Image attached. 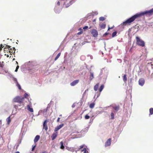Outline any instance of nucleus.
<instances>
[{
	"mask_svg": "<svg viewBox=\"0 0 153 153\" xmlns=\"http://www.w3.org/2000/svg\"><path fill=\"white\" fill-rule=\"evenodd\" d=\"M153 14V10H149L148 11H145L144 12L137 13L130 18L126 20L125 21L123 22L120 25L122 26H126L127 25L133 22L136 19L142 16L146 15V16H150L152 15Z\"/></svg>",
	"mask_w": 153,
	"mask_h": 153,
	"instance_id": "obj_1",
	"label": "nucleus"
},
{
	"mask_svg": "<svg viewBox=\"0 0 153 153\" xmlns=\"http://www.w3.org/2000/svg\"><path fill=\"white\" fill-rule=\"evenodd\" d=\"M136 40L137 41V45L142 47L144 46L145 43L144 42L140 39L139 37L137 36L136 37Z\"/></svg>",
	"mask_w": 153,
	"mask_h": 153,
	"instance_id": "obj_2",
	"label": "nucleus"
},
{
	"mask_svg": "<svg viewBox=\"0 0 153 153\" xmlns=\"http://www.w3.org/2000/svg\"><path fill=\"white\" fill-rule=\"evenodd\" d=\"M23 99L22 97L17 96L13 99V101L15 102L21 103L23 101Z\"/></svg>",
	"mask_w": 153,
	"mask_h": 153,
	"instance_id": "obj_3",
	"label": "nucleus"
},
{
	"mask_svg": "<svg viewBox=\"0 0 153 153\" xmlns=\"http://www.w3.org/2000/svg\"><path fill=\"white\" fill-rule=\"evenodd\" d=\"M91 33L93 35V36L94 37H96L98 35V33L97 31L94 29H92L91 31Z\"/></svg>",
	"mask_w": 153,
	"mask_h": 153,
	"instance_id": "obj_4",
	"label": "nucleus"
},
{
	"mask_svg": "<svg viewBox=\"0 0 153 153\" xmlns=\"http://www.w3.org/2000/svg\"><path fill=\"white\" fill-rule=\"evenodd\" d=\"M27 109L30 112H33V110L32 108V104L30 102L27 105Z\"/></svg>",
	"mask_w": 153,
	"mask_h": 153,
	"instance_id": "obj_5",
	"label": "nucleus"
},
{
	"mask_svg": "<svg viewBox=\"0 0 153 153\" xmlns=\"http://www.w3.org/2000/svg\"><path fill=\"white\" fill-rule=\"evenodd\" d=\"M48 122V120H46L44 121L43 123V128L45 129L46 131L48 130V126L47 123Z\"/></svg>",
	"mask_w": 153,
	"mask_h": 153,
	"instance_id": "obj_6",
	"label": "nucleus"
},
{
	"mask_svg": "<svg viewBox=\"0 0 153 153\" xmlns=\"http://www.w3.org/2000/svg\"><path fill=\"white\" fill-rule=\"evenodd\" d=\"M145 83V80L144 79L141 78L138 81L139 85L141 86L143 85Z\"/></svg>",
	"mask_w": 153,
	"mask_h": 153,
	"instance_id": "obj_7",
	"label": "nucleus"
},
{
	"mask_svg": "<svg viewBox=\"0 0 153 153\" xmlns=\"http://www.w3.org/2000/svg\"><path fill=\"white\" fill-rule=\"evenodd\" d=\"M111 138H109L107 140L105 144V147H107L111 145Z\"/></svg>",
	"mask_w": 153,
	"mask_h": 153,
	"instance_id": "obj_8",
	"label": "nucleus"
},
{
	"mask_svg": "<svg viewBox=\"0 0 153 153\" xmlns=\"http://www.w3.org/2000/svg\"><path fill=\"white\" fill-rule=\"evenodd\" d=\"M64 126L63 124H61L57 126L56 127H55L54 130V131L55 132H56L58 130H59V129L61 128Z\"/></svg>",
	"mask_w": 153,
	"mask_h": 153,
	"instance_id": "obj_9",
	"label": "nucleus"
},
{
	"mask_svg": "<svg viewBox=\"0 0 153 153\" xmlns=\"http://www.w3.org/2000/svg\"><path fill=\"white\" fill-rule=\"evenodd\" d=\"M79 82V80L78 79H76L70 83V85L71 86H74L77 84Z\"/></svg>",
	"mask_w": 153,
	"mask_h": 153,
	"instance_id": "obj_10",
	"label": "nucleus"
},
{
	"mask_svg": "<svg viewBox=\"0 0 153 153\" xmlns=\"http://www.w3.org/2000/svg\"><path fill=\"white\" fill-rule=\"evenodd\" d=\"M90 73V76H89V79L91 80L93 79L94 78V73L93 72L91 71H89Z\"/></svg>",
	"mask_w": 153,
	"mask_h": 153,
	"instance_id": "obj_11",
	"label": "nucleus"
},
{
	"mask_svg": "<svg viewBox=\"0 0 153 153\" xmlns=\"http://www.w3.org/2000/svg\"><path fill=\"white\" fill-rule=\"evenodd\" d=\"M57 136V132L54 133L51 136V137L52 140H54Z\"/></svg>",
	"mask_w": 153,
	"mask_h": 153,
	"instance_id": "obj_12",
	"label": "nucleus"
},
{
	"mask_svg": "<svg viewBox=\"0 0 153 153\" xmlns=\"http://www.w3.org/2000/svg\"><path fill=\"white\" fill-rule=\"evenodd\" d=\"M39 138H40V136L39 135H36L35 137L34 138V142L35 143L37 142L39 140Z\"/></svg>",
	"mask_w": 153,
	"mask_h": 153,
	"instance_id": "obj_13",
	"label": "nucleus"
},
{
	"mask_svg": "<svg viewBox=\"0 0 153 153\" xmlns=\"http://www.w3.org/2000/svg\"><path fill=\"white\" fill-rule=\"evenodd\" d=\"M6 120L7 122V124L9 125L11 122L10 117L9 116L8 117H7V118Z\"/></svg>",
	"mask_w": 153,
	"mask_h": 153,
	"instance_id": "obj_14",
	"label": "nucleus"
},
{
	"mask_svg": "<svg viewBox=\"0 0 153 153\" xmlns=\"http://www.w3.org/2000/svg\"><path fill=\"white\" fill-rule=\"evenodd\" d=\"M99 86V84L98 83L96 84L94 87V90L95 91H97L98 90V88Z\"/></svg>",
	"mask_w": 153,
	"mask_h": 153,
	"instance_id": "obj_15",
	"label": "nucleus"
},
{
	"mask_svg": "<svg viewBox=\"0 0 153 153\" xmlns=\"http://www.w3.org/2000/svg\"><path fill=\"white\" fill-rule=\"evenodd\" d=\"M100 26L101 28L104 29L106 27V24L105 23H103L102 24H100Z\"/></svg>",
	"mask_w": 153,
	"mask_h": 153,
	"instance_id": "obj_16",
	"label": "nucleus"
},
{
	"mask_svg": "<svg viewBox=\"0 0 153 153\" xmlns=\"http://www.w3.org/2000/svg\"><path fill=\"white\" fill-rule=\"evenodd\" d=\"M123 80L124 82H126L127 80V78L126 77V75L125 74L124 75L123 77Z\"/></svg>",
	"mask_w": 153,
	"mask_h": 153,
	"instance_id": "obj_17",
	"label": "nucleus"
},
{
	"mask_svg": "<svg viewBox=\"0 0 153 153\" xmlns=\"http://www.w3.org/2000/svg\"><path fill=\"white\" fill-rule=\"evenodd\" d=\"M61 144L60 148L62 149H64V146H63V142L61 141L60 143Z\"/></svg>",
	"mask_w": 153,
	"mask_h": 153,
	"instance_id": "obj_18",
	"label": "nucleus"
},
{
	"mask_svg": "<svg viewBox=\"0 0 153 153\" xmlns=\"http://www.w3.org/2000/svg\"><path fill=\"white\" fill-rule=\"evenodd\" d=\"M113 108L114 109V110L116 111H118L119 109V106H115Z\"/></svg>",
	"mask_w": 153,
	"mask_h": 153,
	"instance_id": "obj_19",
	"label": "nucleus"
},
{
	"mask_svg": "<svg viewBox=\"0 0 153 153\" xmlns=\"http://www.w3.org/2000/svg\"><path fill=\"white\" fill-rule=\"evenodd\" d=\"M61 55V53H59L56 57L54 59V60L56 61L60 56Z\"/></svg>",
	"mask_w": 153,
	"mask_h": 153,
	"instance_id": "obj_20",
	"label": "nucleus"
},
{
	"mask_svg": "<svg viewBox=\"0 0 153 153\" xmlns=\"http://www.w3.org/2000/svg\"><path fill=\"white\" fill-rule=\"evenodd\" d=\"M104 88V85H101L99 89L100 92H101Z\"/></svg>",
	"mask_w": 153,
	"mask_h": 153,
	"instance_id": "obj_21",
	"label": "nucleus"
},
{
	"mask_svg": "<svg viewBox=\"0 0 153 153\" xmlns=\"http://www.w3.org/2000/svg\"><path fill=\"white\" fill-rule=\"evenodd\" d=\"M95 105V103H91L89 105V107L90 108H94Z\"/></svg>",
	"mask_w": 153,
	"mask_h": 153,
	"instance_id": "obj_22",
	"label": "nucleus"
},
{
	"mask_svg": "<svg viewBox=\"0 0 153 153\" xmlns=\"http://www.w3.org/2000/svg\"><path fill=\"white\" fill-rule=\"evenodd\" d=\"M150 115H152L153 114V108H151L149 109Z\"/></svg>",
	"mask_w": 153,
	"mask_h": 153,
	"instance_id": "obj_23",
	"label": "nucleus"
},
{
	"mask_svg": "<svg viewBox=\"0 0 153 153\" xmlns=\"http://www.w3.org/2000/svg\"><path fill=\"white\" fill-rule=\"evenodd\" d=\"M17 86L19 90L21 89V88L20 85L18 83V82L16 83Z\"/></svg>",
	"mask_w": 153,
	"mask_h": 153,
	"instance_id": "obj_24",
	"label": "nucleus"
},
{
	"mask_svg": "<svg viewBox=\"0 0 153 153\" xmlns=\"http://www.w3.org/2000/svg\"><path fill=\"white\" fill-rule=\"evenodd\" d=\"M117 33V32L116 31H115L113 32V33H112V37H113L115 36L116 35Z\"/></svg>",
	"mask_w": 153,
	"mask_h": 153,
	"instance_id": "obj_25",
	"label": "nucleus"
},
{
	"mask_svg": "<svg viewBox=\"0 0 153 153\" xmlns=\"http://www.w3.org/2000/svg\"><path fill=\"white\" fill-rule=\"evenodd\" d=\"M105 19V18L103 17H101L99 18V20L101 21H103Z\"/></svg>",
	"mask_w": 153,
	"mask_h": 153,
	"instance_id": "obj_26",
	"label": "nucleus"
},
{
	"mask_svg": "<svg viewBox=\"0 0 153 153\" xmlns=\"http://www.w3.org/2000/svg\"><path fill=\"white\" fill-rule=\"evenodd\" d=\"M111 119H114V114L113 112L111 113Z\"/></svg>",
	"mask_w": 153,
	"mask_h": 153,
	"instance_id": "obj_27",
	"label": "nucleus"
},
{
	"mask_svg": "<svg viewBox=\"0 0 153 153\" xmlns=\"http://www.w3.org/2000/svg\"><path fill=\"white\" fill-rule=\"evenodd\" d=\"M87 150L86 148H84L82 150V151H83L84 153H88V152L86 151Z\"/></svg>",
	"mask_w": 153,
	"mask_h": 153,
	"instance_id": "obj_28",
	"label": "nucleus"
},
{
	"mask_svg": "<svg viewBox=\"0 0 153 153\" xmlns=\"http://www.w3.org/2000/svg\"><path fill=\"white\" fill-rule=\"evenodd\" d=\"M13 80L14 81V82H15L16 83L17 82H18V81H17V79L16 78H14V77H13Z\"/></svg>",
	"mask_w": 153,
	"mask_h": 153,
	"instance_id": "obj_29",
	"label": "nucleus"
},
{
	"mask_svg": "<svg viewBox=\"0 0 153 153\" xmlns=\"http://www.w3.org/2000/svg\"><path fill=\"white\" fill-rule=\"evenodd\" d=\"M90 118V117L88 115H86L85 116V118L86 119H88Z\"/></svg>",
	"mask_w": 153,
	"mask_h": 153,
	"instance_id": "obj_30",
	"label": "nucleus"
},
{
	"mask_svg": "<svg viewBox=\"0 0 153 153\" xmlns=\"http://www.w3.org/2000/svg\"><path fill=\"white\" fill-rule=\"evenodd\" d=\"M71 4V3H70V4H69L68 5H66L65 3L63 5V6L64 7H68L69 5Z\"/></svg>",
	"mask_w": 153,
	"mask_h": 153,
	"instance_id": "obj_31",
	"label": "nucleus"
},
{
	"mask_svg": "<svg viewBox=\"0 0 153 153\" xmlns=\"http://www.w3.org/2000/svg\"><path fill=\"white\" fill-rule=\"evenodd\" d=\"M8 73L9 74V76L10 77H11V78H13L14 76H13V75H12L11 74H10V73Z\"/></svg>",
	"mask_w": 153,
	"mask_h": 153,
	"instance_id": "obj_32",
	"label": "nucleus"
},
{
	"mask_svg": "<svg viewBox=\"0 0 153 153\" xmlns=\"http://www.w3.org/2000/svg\"><path fill=\"white\" fill-rule=\"evenodd\" d=\"M19 68V66L18 65L16 67V69L15 71L16 72H17L18 69Z\"/></svg>",
	"mask_w": 153,
	"mask_h": 153,
	"instance_id": "obj_33",
	"label": "nucleus"
},
{
	"mask_svg": "<svg viewBox=\"0 0 153 153\" xmlns=\"http://www.w3.org/2000/svg\"><path fill=\"white\" fill-rule=\"evenodd\" d=\"M96 94L97 95V98H96V99H97V98L98 97L100 96V93H98V92H97Z\"/></svg>",
	"mask_w": 153,
	"mask_h": 153,
	"instance_id": "obj_34",
	"label": "nucleus"
},
{
	"mask_svg": "<svg viewBox=\"0 0 153 153\" xmlns=\"http://www.w3.org/2000/svg\"><path fill=\"white\" fill-rule=\"evenodd\" d=\"M28 96V95L27 94V93H25L24 95V97L25 98H27V97Z\"/></svg>",
	"mask_w": 153,
	"mask_h": 153,
	"instance_id": "obj_35",
	"label": "nucleus"
},
{
	"mask_svg": "<svg viewBox=\"0 0 153 153\" xmlns=\"http://www.w3.org/2000/svg\"><path fill=\"white\" fill-rule=\"evenodd\" d=\"M55 12L56 13H60V10H55Z\"/></svg>",
	"mask_w": 153,
	"mask_h": 153,
	"instance_id": "obj_36",
	"label": "nucleus"
},
{
	"mask_svg": "<svg viewBox=\"0 0 153 153\" xmlns=\"http://www.w3.org/2000/svg\"><path fill=\"white\" fill-rule=\"evenodd\" d=\"M13 107L14 108H15L16 109H17V108H18V106L16 105H14L13 106Z\"/></svg>",
	"mask_w": 153,
	"mask_h": 153,
	"instance_id": "obj_37",
	"label": "nucleus"
},
{
	"mask_svg": "<svg viewBox=\"0 0 153 153\" xmlns=\"http://www.w3.org/2000/svg\"><path fill=\"white\" fill-rule=\"evenodd\" d=\"M88 26H85L84 27H83V29L85 30L86 29H87L88 28Z\"/></svg>",
	"mask_w": 153,
	"mask_h": 153,
	"instance_id": "obj_38",
	"label": "nucleus"
},
{
	"mask_svg": "<svg viewBox=\"0 0 153 153\" xmlns=\"http://www.w3.org/2000/svg\"><path fill=\"white\" fill-rule=\"evenodd\" d=\"M84 146V145H82V146H80L79 148V149H82V148Z\"/></svg>",
	"mask_w": 153,
	"mask_h": 153,
	"instance_id": "obj_39",
	"label": "nucleus"
},
{
	"mask_svg": "<svg viewBox=\"0 0 153 153\" xmlns=\"http://www.w3.org/2000/svg\"><path fill=\"white\" fill-rule=\"evenodd\" d=\"M0 46H1V47L0 48H1V49H2V48L4 47V45L2 44H1L0 45Z\"/></svg>",
	"mask_w": 153,
	"mask_h": 153,
	"instance_id": "obj_40",
	"label": "nucleus"
},
{
	"mask_svg": "<svg viewBox=\"0 0 153 153\" xmlns=\"http://www.w3.org/2000/svg\"><path fill=\"white\" fill-rule=\"evenodd\" d=\"M103 69H102V70H101V72L100 74H99V76H100V75H102V71H103Z\"/></svg>",
	"mask_w": 153,
	"mask_h": 153,
	"instance_id": "obj_41",
	"label": "nucleus"
},
{
	"mask_svg": "<svg viewBox=\"0 0 153 153\" xmlns=\"http://www.w3.org/2000/svg\"><path fill=\"white\" fill-rule=\"evenodd\" d=\"M35 146H33V148H32V151H33L34 150V148H35Z\"/></svg>",
	"mask_w": 153,
	"mask_h": 153,
	"instance_id": "obj_42",
	"label": "nucleus"
},
{
	"mask_svg": "<svg viewBox=\"0 0 153 153\" xmlns=\"http://www.w3.org/2000/svg\"><path fill=\"white\" fill-rule=\"evenodd\" d=\"M75 107V103H74L72 106V108H74Z\"/></svg>",
	"mask_w": 153,
	"mask_h": 153,
	"instance_id": "obj_43",
	"label": "nucleus"
},
{
	"mask_svg": "<svg viewBox=\"0 0 153 153\" xmlns=\"http://www.w3.org/2000/svg\"><path fill=\"white\" fill-rule=\"evenodd\" d=\"M150 65L151 67V68H153V64H150Z\"/></svg>",
	"mask_w": 153,
	"mask_h": 153,
	"instance_id": "obj_44",
	"label": "nucleus"
},
{
	"mask_svg": "<svg viewBox=\"0 0 153 153\" xmlns=\"http://www.w3.org/2000/svg\"><path fill=\"white\" fill-rule=\"evenodd\" d=\"M7 48H8V49L9 50H10V46L7 45ZM10 50H12V49L11 48H10Z\"/></svg>",
	"mask_w": 153,
	"mask_h": 153,
	"instance_id": "obj_45",
	"label": "nucleus"
},
{
	"mask_svg": "<svg viewBox=\"0 0 153 153\" xmlns=\"http://www.w3.org/2000/svg\"><path fill=\"white\" fill-rule=\"evenodd\" d=\"M60 119V118L59 117H58V118L57 121V122H59Z\"/></svg>",
	"mask_w": 153,
	"mask_h": 153,
	"instance_id": "obj_46",
	"label": "nucleus"
},
{
	"mask_svg": "<svg viewBox=\"0 0 153 153\" xmlns=\"http://www.w3.org/2000/svg\"><path fill=\"white\" fill-rule=\"evenodd\" d=\"M88 89L85 90V92H84V94H85L86 92L87 91H88Z\"/></svg>",
	"mask_w": 153,
	"mask_h": 153,
	"instance_id": "obj_47",
	"label": "nucleus"
},
{
	"mask_svg": "<svg viewBox=\"0 0 153 153\" xmlns=\"http://www.w3.org/2000/svg\"><path fill=\"white\" fill-rule=\"evenodd\" d=\"M57 4L58 5H59L60 4V2L59 1H58L57 3Z\"/></svg>",
	"mask_w": 153,
	"mask_h": 153,
	"instance_id": "obj_48",
	"label": "nucleus"
},
{
	"mask_svg": "<svg viewBox=\"0 0 153 153\" xmlns=\"http://www.w3.org/2000/svg\"><path fill=\"white\" fill-rule=\"evenodd\" d=\"M112 28H113V27H111V28H110V27H108V30H109L110 29H112Z\"/></svg>",
	"mask_w": 153,
	"mask_h": 153,
	"instance_id": "obj_49",
	"label": "nucleus"
},
{
	"mask_svg": "<svg viewBox=\"0 0 153 153\" xmlns=\"http://www.w3.org/2000/svg\"><path fill=\"white\" fill-rule=\"evenodd\" d=\"M12 48L13 49V50H14L15 51L16 50V49H15V48L14 47Z\"/></svg>",
	"mask_w": 153,
	"mask_h": 153,
	"instance_id": "obj_50",
	"label": "nucleus"
},
{
	"mask_svg": "<svg viewBox=\"0 0 153 153\" xmlns=\"http://www.w3.org/2000/svg\"><path fill=\"white\" fill-rule=\"evenodd\" d=\"M108 33H105V34H104V35H108Z\"/></svg>",
	"mask_w": 153,
	"mask_h": 153,
	"instance_id": "obj_51",
	"label": "nucleus"
},
{
	"mask_svg": "<svg viewBox=\"0 0 153 153\" xmlns=\"http://www.w3.org/2000/svg\"><path fill=\"white\" fill-rule=\"evenodd\" d=\"M19 146V144H18V145L16 146V148H17Z\"/></svg>",
	"mask_w": 153,
	"mask_h": 153,
	"instance_id": "obj_52",
	"label": "nucleus"
},
{
	"mask_svg": "<svg viewBox=\"0 0 153 153\" xmlns=\"http://www.w3.org/2000/svg\"><path fill=\"white\" fill-rule=\"evenodd\" d=\"M42 153H47L46 152H42Z\"/></svg>",
	"mask_w": 153,
	"mask_h": 153,
	"instance_id": "obj_53",
	"label": "nucleus"
},
{
	"mask_svg": "<svg viewBox=\"0 0 153 153\" xmlns=\"http://www.w3.org/2000/svg\"><path fill=\"white\" fill-rule=\"evenodd\" d=\"M15 153H20V152H19L17 151Z\"/></svg>",
	"mask_w": 153,
	"mask_h": 153,
	"instance_id": "obj_54",
	"label": "nucleus"
},
{
	"mask_svg": "<svg viewBox=\"0 0 153 153\" xmlns=\"http://www.w3.org/2000/svg\"><path fill=\"white\" fill-rule=\"evenodd\" d=\"M16 63L17 65H18V62H17L16 61Z\"/></svg>",
	"mask_w": 153,
	"mask_h": 153,
	"instance_id": "obj_55",
	"label": "nucleus"
},
{
	"mask_svg": "<svg viewBox=\"0 0 153 153\" xmlns=\"http://www.w3.org/2000/svg\"><path fill=\"white\" fill-rule=\"evenodd\" d=\"M81 34V33L80 32H79L78 33V34Z\"/></svg>",
	"mask_w": 153,
	"mask_h": 153,
	"instance_id": "obj_56",
	"label": "nucleus"
},
{
	"mask_svg": "<svg viewBox=\"0 0 153 153\" xmlns=\"http://www.w3.org/2000/svg\"><path fill=\"white\" fill-rule=\"evenodd\" d=\"M2 50L1 48H0V51Z\"/></svg>",
	"mask_w": 153,
	"mask_h": 153,
	"instance_id": "obj_57",
	"label": "nucleus"
},
{
	"mask_svg": "<svg viewBox=\"0 0 153 153\" xmlns=\"http://www.w3.org/2000/svg\"><path fill=\"white\" fill-rule=\"evenodd\" d=\"M44 111H47V110H44Z\"/></svg>",
	"mask_w": 153,
	"mask_h": 153,
	"instance_id": "obj_58",
	"label": "nucleus"
},
{
	"mask_svg": "<svg viewBox=\"0 0 153 153\" xmlns=\"http://www.w3.org/2000/svg\"><path fill=\"white\" fill-rule=\"evenodd\" d=\"M44 111H47V110H44Z\"/></svg>",
	"mask_w": 153,
	"mask_h": 153,
	"instance_id": "obj_59",
	"label": "nucleus"
},
{
	"mask_svg": "<svg viewBox=\"0 0 153 153\" xmlns=\"http://www.w3.org/2000/svg\"><path fill=\"white\" fill-rule=\"evenodd\" d=\"M15 59L14 58L13 59V60H15Z\"/></svg>",
	"mask_w": 153,
	"mask_h": 153,
	"instance_id": "obj_60",
	"label": "nucleus"
},
{
	"mask_svg": "<svg viewBox=\"0 0 153 153\" xmlns=\"http://www.w3.org/2000/svg\"><path fill=\"white\" fill-rule=\"evenodd\" d=\"M60 116H62V114H61L59 115Z\"/></svg>",
	"mask_w": 153,
	"mask_h": 153,
	"instance_id": "obj_61",
	"label": "nucleus"
},
{
	"mask_svg": "<svg viewBox=\"0 0 153 153\" xmlns=\"http://www.w3.org/2000/svg\"><path fill=\"white\" fill-rule=\"evenodd\" d=\"M131 48L130 49L129 51H131Z\"/></svg>",
	"mask_w": 153,
	"mask_h": 153,
	"instance_id": "obj_62",
	"label": "nucleus"
},
{
	"mask_svg": "<svg viewBox=\"0 0 153 153\" xmlns=\"http://www.w3.org/2000/svg\"><path fill=\"white\" fill-rule=\"evenodd\" d=\"M152 10H153V9H152Z\"/></svg>",
	"mask_w": 153,
	"mask_h": 153,
	"instance_id": "obj_63",
	"label": "nucleus"
}]
</instances>
